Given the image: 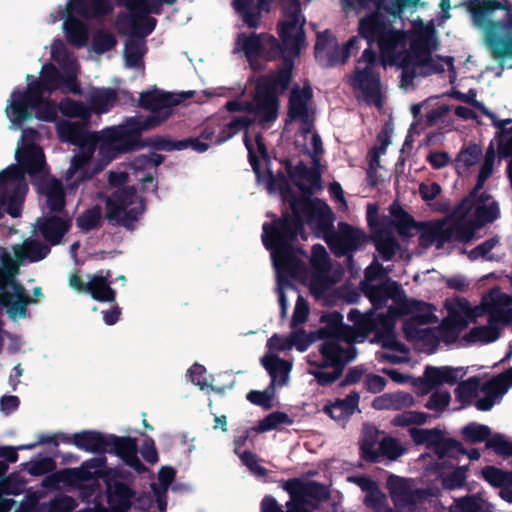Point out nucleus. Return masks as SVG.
<instances>
[{
    "mask_svg": "<svg viewBox=\"0 0 512 512\" xmlns=\"http://www.w3.org/2000/svg\"><path fill=\"white\" fill-rule=\"evenodd\" d=\"M249 433L250 431H245L242 435L237 437L235 440V452L251 472L259 476H264L266 474V470L258 464L256 456L248 451H241V447L248 439Z\"/></svg>",
    "mask_w": 512,
    "mask_h": 512,
    "instance_id": "obj_50",
    "label": "nucleus"
},
{
    "mask_svg": "<svg viewBox=\"0 0 512 512\" xmlns=\"http://www.w3.org/2000/svg\"><path fill=\"white\" fill-rule=\"evenodd\" d=\"M117 99V93L112 88L97 89L92 92L90 96L91 110L98 113H105L109 111L110 106L114 104Z\"/></svg>",
    "mask_w": 512,
    "mask_h": 512,
    "instance_id": "obj_49",
    "label": "nucleus"
},
{
    "mask_svg": "<svg viewBox=\"0 0 512 512\" xmlns=\"http://www.w3.org/2000/svg\"><path fill=\"white\" fill-rule=\"evenodd\" d=\"M70 226L69 219H63L56 215L38 220V230L50 246L58 245L69 231Z\"/></svg>",
    "mask_w": 512,
    "mask_h": 512,
    "instance_id": "obj_31",
    "label": "nucleus"
},
{
    "mask_svg": "<svg viewBox=\"0 0 512 512\" xmlns=\"http://www.w3.org/2000/svg\"><path fill=\"white\" fill-rule=\"evenodd\" d=\"M124 57L127 66L132 68L138 67L143 57L141 44L138 41L132 39L127 40L124 48Z\"/></svg>",
    "mask_w": 512,
    "mask_h": 512,
    "instance_id": "obj_63",
    "label": "nucleus"
},
{
    "mask_svg": "<svg viewBox=\"0 0 512 512\" xmlns=\"http://www.w3.org/2000/svg\"><path fill=\"white\" fill-rule=\"evenodd\" d=\"M418 5L420 0H356L359 36L377 46L384 66L401 68L404 77L453 68L452 57L434 54L439 43L432 23L415 20L411 33L405 30L403 11Z\"/></svg>",
    "mask_w": 512,
    "mask_h": 512,
    "instance_id": "obj_1",
    "label": "nucleus"
},
{
    "mask_svg": "<svg viewBox=\"0 0 512 512\" xmlns=\"http://www.w3.org/2000/svg\"><path fill=\"white\" fill-rule=\"evenodd\" d=\"M473 190L455 209L453 221H436L422 226L420 243L436 245L439 249L446 242L470 241L476 231L498 218V203L486 193Z\"/></svg>",
    "mask_w": 512,
    "mask_h": 512,
    "instance_id": "obj_4",
    "label": "nucleus"
},
{
    "mask_svg": "<svg viewBox=\"0 0 512 512\" xmlns=\"http://www.w3.org/2000/svg\"><path fill=\"white\" fill-rule=\"evenodd\" d=\"M111 277V270H101L91 276L86 294L98 302H114L116 291L111 287Z\"/></svg>",
    "mask_w": 512,
    "mask_h": 512,
    "instance_id": "obj_32",
    "label": "nucleus"
},
{
    "mask_svg": "<svg viewBox=\"0 0 512 512\" xmlns=\"http://www.w3.org/2000/svg\"><path fill=\"white\" fill-rule=\"evenodd\" d=\"M117 45V39L112 33L100 29L93 36L92 49L97 54H104Z\"/></svg>",
    "mask_w": 512,
    "mask_h": 512,
    "instance_id": "obj_55",
    "label": "nucleus"
},
{
    "mask_svg": "<svg viewBox=\"0 0 512 512\" xmlns=\"http://www.w3.org/2000/svg\"><path fill=\"white\" fill-rule=\"evenodd\" d=\"M38 191L45 195L47 207L52 212H62L65 207V191L57 178L44 179L36 184Z\"/></svg>",
    "mask_w": 512,
    "mask_h": 512,
    "instance_id": "obj_35",
    "label": "nucleus"
},
{
    "mask_svg": "<svg viewBox=\"0 0 512 512\" xmlns=\"http://www.w3.org/2000/svg\"><path fill=\"white\" fill-rule=\"evenodd\" d=\"M282 7L283 19L279 24V31L284 46L283 52L290 57L297 55L305 46V20L296 0H282Z\"/></svg>",
    "mask_w": 512,
    "mask_h": 512,
    "instance_id": "obj_15",
    "label": "nucleus"
},
{
    "mask_svg": "<svg viewBox=\"0 0 512 512\" xmlns=\"http://www.w3.org/2000/svg\"><path fill=\"white\" fill-rule=\"evenodd\" d=\"M137 441L129 436L109 435L106 453L114 454L138 474L148 471L147 467L137 456Z\"/></svg>",
    "mask_w": 512,
    "mask_h": 512,
    "instance_id": "obj_24",
    "label": "nucleus"
},
{
    "mask_svg": "<svg viewBox=\"0 0 512 512\" xmlns=\"http://www.w3.org/2000/svg\"><path fill=\"white\" fill-rule=\"evenodd\" d=\"M17 164H12L0 172V179L14 182H26L27 174L33 185L44 180L48 174L46 160L42 148L35 143H25L16 149Z\"/></svg>",
    "mask_w": 512,
    "mask_h": 512,
    "instance_id": "obj_11",
    "label": "nucleus"
},
{
    "mask_svg": "<svg viewBox=\"0 0 512 512\" xmlns=\"http://www.w3.org/2000/svg\"><path fill=\"white\" fill-rule=\"evenodd\" d=\"M195 91L174 94L154 87L152 90L143 91L139 95L138 106L150 112L147 117L156 118L153 129L163 124L173 114V108L178 104L193 98Z\"/></svg>",
    "mask_w": 512,
    "mask_h": 512,
    "instance_id": "obj_14",
    "label": "nucleus"
},
{
    "mask_svg": "<svg viewBox=\"0 0 512 512\" xmlns=\"http://www.w3.org/2000/svg\"><path fill=\"white\" fill-rule=\"evenodd\" d=\"M447 316L443 327L450 329L453 336H456L470 320L480 315L479 309L470 308L468 302L464 299L452 298L445 302Z\"/></svg>",
    "mask_w": 512,
    "mask_h": 512,
    "instance_id": "obj_25",
    "label": "nucleus"
},
{
    "mask_svg": "<svg viewBox=\"0 0 512 512\" xmlns=\"http://www.w3.org/2000/svg\"><path fill=\"white\" fill-rule=\"evenodd\" d=\"M512 322V309L508 306L495 307L489 311L488 325L478 326L465 336L470 343H489L499 337L500 327Z\"/></svg>",
    "mask_w": 512,
    "mask_h": 512,
    "instance_id": "obj_21",
    "label": "nucleus"
},
{
    "mask_svg": "<svg viewBox=\"0 0 512 512\" xmlns=\"http://www.w3.org/2000/svg\"><path fill=\"white\" fill-rule=\"evenodd\" d=\"M101 218V207L95 205L80 214L76 219V224L82 231L88 232L99 226Z\"/></svg>",
    "mask_w": 512,
    "mask_h": 512,
    "instance_id": "obj_54",
    "label": "nucleus"
},
{
    "mask_svg": "<svg viewBox=\"0 0 512 512\" xmlns=\"http://www.w3.org/2000/svg\"><path fill=\"white\" fill-rule=\"evenodd\" d=\"M387 487L399 512H412L426 492L418 489L414 481L395 475L389 476Z\"/></svg>",
    "mask_w": 512,
    "mask_h": 512,
    "instance_id": "obj_20",
    "label": "nucleus"
},
{
    "mask_svg": "<svg viewBox=\"0 0 512 512\" xmlns=\"http://www.w3.org/2000/svg\"><path fill=\"white\" fill-rule=\"evenodd\" d=\"M89 122H70L62 120L57 123V132L59 138L64 142L77 147H86L88 145H98L99 135L94 132H89L87 125Z\"/></svg>",
    "mask_w": 512,
    "mask_h": 512,
    "instance_id": "obj_26",
    "label": "nucleus"
},
{
    "mask_svg": "<svg viewBox=\"0 0 512 512\" xmlns=\"http://www.w3.org/2000/svg\"><path fill=\"white\" fill-rule=\"evenodd\" d=\"M156 118L138 116L127 118L122 124L106 128L99 135V154L112 161L119 154L142 148L141 134L153 129Z\"/></svg>",
    "mask_w": 512,
    "mask_h": 512,
    "instance_id": "obj_9",
    "label": "nucleus"
},
{
    "mask_svg": "<svg viewBox=\"0 0 512 512\" xmlns=\"http://www.w3.org/2000/svg\"><path fill=\"white\" fill-rule=\"evenodd\" d=\"M309 86L295 87L290 95L285 131L294 134L295 144L313 158L322 151V142L314 131L315 108Z\"/></svg>",
    "mask_w": 512,
    "mask_h": 512,
    "instance_id": "obj_7",
    "label": "nucleus"
},
{
    "mask_svg": "<svg viewBox=\"0 0 512 512\" xmlns=\"http://www.w3.org/2000/svg\"><path fill=\"white\" fill-rule=\"evenodd\" d=\"M36 303L35 299H13L10 292L0 293V307L6 308L8 317L12 320L16 318H26L28 314L27 307Z\"/></svg>",
    "mask_w": 512,
    "mask_h": 512,
    "instance_id": "obj_44",
    "label": "nucleus"
},
{
    "mask_svg": "<svg viewBox=\"0 0 512 512\" xmlns=\"http://www.w3.org/2000/svg\"><path fill=\"white\" fill-rule=\"evenodd\" d=\"M135 491L127 484L115 481L113 487L107 489V502L113 512H127L131 509Z\"/></svg>",
    "mask_w": 512,
    "mask_h": 512,
    "instance_id": "obj_37",
    "label": "nucleus"
},
{
    "mask_svg": "<svg viewBox=\"0 0 512 512\" xmlns=\"http://www.w3.org/2000/svg\"><path fill=\"white\" fill-rule=\"evenodd\" d=\"M428 415L419 411H405L392 420L396 426L421 425L426 423Z\"/></svg>",
    "mask_w": 512,
    "mask_h": 512,
    "instance_id": "obj_62",
    "label": "nucleus"
},
{
    "mask_svg": "<svg viewBox=\"0 0 512 512\" xmlns=\"http://www.w3.org/2000/svg\"><path fill=\"white\" fill-rule=\"evenodd\" d=\"M293 216L284 217L283 221L273 226L264 225L263 241L271 250L273 264L277 273L279 302L285 314L288 301L284 289L288 286L287 277L296 276L299 259L291 248V242L301 229L302 223H308L312 229L326 233L332 222V213L325 202L307 197L290 203Z\"/></svg>",
    "mask_w": 512,
    "mask_h": 512,
    "instance_id": "obj_3",
    "label": "nucleus"
},
{
    "mask_svg": "<svg viewBox=\"0 0 512 512\" xmlns=\"http://www.w3.org/2000/svg\"><path fill=\"white\" fill-rule=\"evenodd\" d=\"M262 364L272 378V386H284L288 383L292 363L285 361L272 353L262 358Z\"/></svg>",
    "mask_w": 512,
    "mask_h": 512,
    "instance_id": "obj_38",
    "label": "nucleus"
},
{
    "mask_svg": "<svg viewBox=\"0 0 512 512\" xmlns=\"http://www.w3.org/2000/svg\"><path fill=\"white\" fill-rule=\"evenodd\" d=\"M465 374L466 371L461 367L427 366L423 376L416 379L413 384L421 395H426L433 388L440 385H454L459 379H462Z\"/></svg>",
    "mask_w": 512,
    "mask_h": 512,
    "instance_id": "obj_22",
    "label": "nucleus"
},
{
    "mask_svg": "<svg viewBox=\"0 0 512 512\" xmlns=\"http://www.w3.org/2000/svg\"><path fill=\"white\" fill-rule=\"evenodd\" d=\"M486 447L501 456H512V442L502 434H494L486 441Z\"/></svg>",
    "mask_w": 512,
    "mask_h": 512,
    "instance_id": "obj_61",
    "label": "nucleus"
},
{
    "mask_svg": "<svg viewBox=\"0 0 512 512\" xmlns=\"http://www.w3.org/2000/svg\"><path fill=\"white\" fill-rule=\"evenodd\" d=\"M504 373L494 377L489 382L484 385H481L480 379L478 377L469 378L466 381L461 382L457 388L455 389L456 398L462 402V406L469 405L473 402V400L479 396L481 392L483 394L482 398H479L475 405L478 410L488 411L490 410L503 395L508 391V389L504 393H500L498 388L490 387V385L497 378L501 377Z\"/></svg>",
    "mask_w": 512,
    "mask_h": 512,
    "instance_id": "obj_17",
    "label": "nucleus"
},
{
    "mask_svg": "<svg viewBox=\"0 0 512 512\" xmlns=\"http://www.w3.org/2000/svg\"><path fill=\"white\" fill-rule=\"evenodd\" d=\"M98 460H86L79 468H64L56 472H50L41 481V487L47 490H57L61 483L88 482L93 476L89 475L86 468L92 462Z\"/></svg>",
    "mask_w": 512,
    "mask_h": 512,
    "instance_id": "obj_28",
    "label": "nucleus"
},
{
    "mask_svg": "<svg viewBox=\"0 0 512 512\" xmlns=\"http://www.w3.org/2000/svg\"><path fill=\"white\" fill-rule=\"evenodd\" d=\"M58 105L50 100H45L44 95L35 102L30 94L15 89L11 93L9 104L6 107L7 117L12 124L21 127L24 122L35 117L43 122H54L58 118Z\"/></svg>",
    "mask_w": 512,
    "mask_h": 512,
    "instance_id": "obj_12",
    "label": "nucleus"
},
{
    "mask_svg": "<svg viewBox=\"0 0 512 512\" xmlns=\"http://www.w3.org/2000/svg\"><path fill=\"white\" fill-rule=\"evenodd\" d=\"M14 256L19 262L35 263L45 259L51 252L50 245L37 239L26 238L21 244L12 246Z\"/></svg>",
    "mask_w": 512,
    "mask_h": 512,
    "instance_id": "obj_30",
    "label": "nucleus"
},
{
    "mask_svg": "<svg viewBox=\"0 0 512 512\" xmlns=\"http://www.w3.org/2000/svg\"><path fill=\"white\" fill-rule=\"evenodd\" d=\"M235 50L244 51L252 63L257 57L272 58L277 55L279 46L274 37L268 34L240 35L235 44Z\"/></svg>",
    "mask_w": 512,
    "mask_h": 512,
    "instance_id": "obj_23",
    "label": "nucleus"
},
{
    "mask_svg": "<svg viewBox=\"0 0 512 512\" xmlns=\"http://www.w3.org/2000/svg\"><path fill=\"white\" fill-rule=\"evenodd\" d=\"M68 7L85 19H99L113 11L110 0H70Z\"/></svg>",
    "mask_w": 512,
    "mask_h": 512,
    "instance_id": "obj_33",
    "label": "nucleus"
},
{
    "mask_svg": "<svg viewBox=\"0 0 512 512\" xmlns=\"http://www.w3.org/2000/svg\"><path fill=\"white\" fill-rule=\"evenodd\" d=\"M482 475L493 486L503 487L512 485V472H505L494 466H487L482 470Z\"/></svg>",
    "mask_w": 512,
    "mask_h": 512,
    "instance_id": "obj_56",
    "label": "nucleus"
},
{
    "mask_svg": "<svg viewBox=\"0 0 512 512\" xmlns=\"http://www.w3.org/2000/svg\"><path fill=\"white\" fill-rule=\"evenodd\" d=\"M23 470L32 476H42L56 469V462L51 457L41 458L39 460H31L22 464Z\"/></svg>",
    "mask_w": 512,
    "mask_h": 512,
    "instance_id": "obj_57",
    "label": "nucleus"
},
{
    "mask_svg": "<svg viewBox=\"0 0 512 512\" xmlns=\"http://www.w3.org/2000/svg\"><path fill=\"white\" fill-rule=\"evenodd\" d=\"M359 396L351 393L344 399L336 400L334 403L326 404L324 412L338 422L347 420L357 409Z\"/></svg>",
    "mask_w": 512,
    "mask_h": 512,
    "instance_id": "obj_42",
    "label": "nucleus"
},
{
    "mask_svg": "<svg viewBox=\"0 0 512 512\" xmlns=\"http://www.w3.org/2000/svg\"><path fill=\"white\" fill-rule=\"evenodd\" d=\"M77 506L76 500L68 495H60L53 498L48 504L46 512H71Z\"/></svg>",
    "mask_w": 512,
    "mask_h": 512,
    "instance_id": "obj_64",
    "label": "nucleus"
},
{
    "mask_svg": "<svg viewBox=\"0 0 512 512\" xmlns=\"http://www.w3.org/2000/svg\"><path fill=\"white\" fill-rule=\"evenodd\" d=\"M375 58V53L370 48L363 51L352 77V85L358 90L359 98L380 108L382 105L381 85L378 77L372 71Z\"/></svg>",
    "mask_w": 512,
    "mask_h": 512,
    "instance_id": "obj_16",
    "label": "nucleus"
},
{
    "mask_svg": "<svg viewBox=\"0 0 512 512\" xmlns=\"http://www.w3.org/2000/svg\"><path fill=\"white\" fill-rule=\"evenodd\" d=\"M348 319L354 323V327L343 326V317L336 312L322 317L326 323L320 331L321 337H326L320 349L323 356L322 366H332L335 369L333 373L323 372L318 368L309 370L322 385L337 379L341 367L356 356L353 343L363 341L373 328L370 318L361 315L357 310H351Z\"/></svg>",
    "mask_w": 512,
    "mask_h": 512,
    "instance_id": "obj_5",
    "label": "nucleus"
},
{
    "mask_svg": "<svg viewBox=\"0 0 512 512\" xmlns=\"http://www.w3.org/2000/svg\"><path fill=\"white\" fill-rule=\"evenodd\" d=\"M381 440L377 439V432L373 429L367 430L361 442V451L365 459L378 461L380 458Z\"/></svg>",
    "mask_w": 512,
    "mask_h": 512,
    "instance_id": "obj_52",
    "label": "nucleus"
},
{
    "mask_svg": "<svg viewBox=\"0 0 512 512\" xmlns=\"http://www.w3.org/2000/svg\"><path fill=\"white\" fill-rule=\"evenodd\" d=\"M482 156V149L476 144H470L464 147L457 155L455 160L456 170L459 174L466 173L471 167L475 166Z\"/></svg>",
    "mask_w": 512,
    "mask_h": 512,
    "instance_id": "obj_47",
    "label": "nucleus"
},
{
    "mask_svg": "<svg viewBox=\"0 0 512 512\" xmlns=\"http://www.w3.org/2000/svg\"><path fill=\"white\" fill-rule=\"evenodd\" d=\"M180 146H183L179 140H172L165 136H154L146 138L142 141L143 147H152L158 151H180Z\"/></svg>",
    "mask_w": 512,
    "mask_h": 512,
    "instance_id": "obj_59",
    "label": "nucleus"
},
{
    "mask_svg": "<svg viewBox=\"0 0 512 512\" xmlns=\"http://www.w3.org/2000/svg\"><path fill=\"white\" fill-rule=\"evenodd\" d=\"M360 38L352 37L344 48H338L335 38L329 32L318 34L315 44L316 58L322 65L344 63L354 50L359 49Z\"/></svg>",
    "mask_w": 512,
    "mask_h": 512,
    "instance_id": "obj_18",
    "label": "nucleus"
},
{
    "mask_svg": "<svg viewBox=\"0 0 512 512\" xmlns=\"http://www.w3.org/2000/svg\"><path fill=\"white\" fill-rule=\"evenodd\" d=\"M291 180L305 193H312L320 188V174L314 169H308L303 164H299L289 171Z\"/></svg>",
    "mask_w": 512,
    "mask_h": 512,
    "instance_id": "obj_40",
    "label": "nucleus"
},
{
    "mask_svg": "<svg viewBox=\"0 0 512 512\" xmlns=\"http://www.w3.org/2000/svg\"><path fill=\"white\" fill-rule=\"evenodd\" d=\"M449 512H494V509L480 496H468L457 499Z\"/></svg>",
    "mask_w": 512,
    "mask_h": 512,
    "instance_id": "obj_46",
    "label": "nucleus"
},
{
    "mask_svg": "<svg viewBox=\"0 0 512 512\" xmlns=\"http://www.w3.org/2000/svg\"><path fill=\"white\" fill-rule=\"evenodd\" d=\"M411 110L415 117H417L421 111H424L428 125L434 126L445 118L450 111V107L435 98H430L419 105L412 106Z\"/></svg>",
    "mask_w": 512,
    "mask_h": 512,
    "instance_id": "obj_39",
    "label": "nucleus"
},
{
    "mask_svg": "<svg viewBox=\"0 0 512 512\" xmlns=\"http://www.w3.org/2000/svg\"><path fill=\"white\" fill-rule=\"evenodd\" d=\"M109 435L97 430H83L73 434V444L86 452L102 454L106 453Z\"/></svg>",
    "mask_w": 512,
    "mask_h": 512,
    "instance_id": "obj_34",
    "label": "nucleus"
},
{
    "mask_svg": "<svg viewBox=\"0 0 512 512\" xmlns=\"http://www.w3.org/2000/svg\"><path fill=\"white\" fill-rule=\"evenodd\" d=\"M290 77V67H287L281 70L277 76L260 80L254 103L248 107L260 122L269 123L276 119L278 112L276 93L287 87Z\"/></svg>",
    "mask_w": 512,
    "mask_h": 512,
    "instance_id": "obj_13",
    "label": "nucleus"
},
{
    "mask_svg": "<svg viewBox=\"0 0 512 512\" xmlns=\"http://www.w3.org/2000/svg\"><path fill=\"white\" fill-rule=\"evenodd\" d=\"M128 174L125 172H110L109 184L115 188L105 197V218L111 225L133 230L135 223L145 212V200L137 195L134 186H127Z\"/></svg>",
    "mask_w": 512,
    "mask_h": 512,
    "instance_id": "obj_8",
    "label": "nucleus"
},
{
    "mask_svg": "<svg viewBox=\"0 0 512 512\" xmlns=\"http://www.w3.org/2000/svg\"><path fill=\"white\" fill-rule=\"evenodd\" d=\"M178 0H127L125 7L130 14L118 16L120 31L125 26L129 28L133 36L145 38L149 36L156 28L157 20L150 14L160 15L163 6H173Z\"/></svg>",
    "mask_w": 512,
    "mask_h": 512,
    "instance_id": "obj_10",
    "label": "nucleus"
},
{
    "mask_svg": "<svg viewBox=\"0 0 512 512\" xmlns=\"http://www.w3.org/2000/svg\"><path fill=\"white\" fill-rule=\"evenodd\" d=\"M311 265L313 271L305 281L310 287L312 294L320 299L324 297L325 292L336 282V278L329 275V264L327 261V252L321 245H315L312 249Z\"/></svg>",
    "mask_w": 512,
    "mask_h": 512,
    "instance_id": "obj_19",
    "label": "nucleus"
},
{
    "mask_svg": "<svg viewBox=\"0 0 512 512\" xmlns=\"http://www.w3.org/2000/svg\"><path fill=\"white\" fill-rule=\"evenodd\" d=\"M491 430L488 426L470 423L462 429L464 439L470 443H478L490 438Z\"/></svg>",
    "mask_w": 512,
    "mask_h": 512,
    "instance_id": "obj_58",
    "label": "nucleus"
},
{
    "mask_svg": "<svg viewBox=\"0 0 512 512\" xmlns=\"http://www.w3.org/2000/svg\"><path fill=\"white\" fill-rule=\"evenodd\" d=\"M245 145L248 150L250 163L256 173L259 171V159L264 158L266 155L265 145L259 135L252 138L245 137Z\"/></svg>",
    "mask_w": 512,
    "mask_h": 512,
    "instance_id": "obj_53",
    "label": "nucleus"
},
{
    "mask_svg": "<svg viewBox=\"0 0 512 512\" xmlns=\"http://www.w3.org/2000/svg\"><path fill=\"white\" fill-rule=\"evenodd\" d=\"M470 12L492 56L499 61L512 58L511 8L499 2L477 3L471 5Z\"/></svg>",
    "mask_w": 512,
    "mask_h": 512,
    "instance_id": "obj_6",
    "label": "nucleus"
},
{
    "mask_svg": "<svg viewBox=\"0 0 512 512\" xmlns=\"http://www.w3.org/2000/svg\"><path fill=\"white\" fill-rule=\"evenodd\" d=\"M252 0H235V9L243 15L244 21L250 27H256L259 23L260 12L266 6L265 0H258L257 7L252 8L250 2Z\"/></svg>",
    "mask_w": 512,
    "mask_h": 512,
    "instance_id": "obj_51",
    "label": "nucleus"
},
{
    "mask_svg": "<svg viewBox=\"0 0 512 512\" xmlns=\"http://www.w3.org/2000/svg\"><path fill=\"white\" fill-rule=\"evenodd\" d=\"M26 80L28 84L23 91L25 94H30L37 102L41 95H45L46 92L51 93L57 88L61 73L54 64L47 63L43 65L39 79H34L33 75L28 74Z\"/></svg>",
    "mask_w": 512,
    "mask_h": 512,
    "instance_id": "obj_27",
    "label": "nucleus"
},
{
    "mask_svg": "<svg viewBox=\"0 0 512 512\" xmlns=\"http://www.w3.org/2000/svg\"><path fill=\"white\" fill-rule=\"evenodd\" d=\"M90 460L98 461L92 462V464H89V466L86 468L88 474L93 476V478H91L89 481L103 479L108 489L113 487V483L117 481V479L125 478L122 471L114 468H107V459L105 456L93 457Z\"/></svg>",
    "mask_w": 512,
    "mask_h": 512,
    "instance_id": "obj_41",
    "label": "nucleus"
},
{
    "mask_svg": "<svg viewBox=\"0 0 512 512\" xmlns=\"http://www.w3.org/2000/svg\"><path fill=\"white\" fill-rule=\"evenodd\" d=\"M63 25L67 41L70 44L79 48L86 44L88 39V28L84 22L76 17L68 16Z\"/></svg>",
    "mask_w": 512,
    "mask_h": 512,
    "instance_id": "obj_45",
    "label": "nucleus"
},
{
    "mask_svg": "<svg viewBox=\"0 0 512 512\" xmlns=\"http://www.w3.org/2000/svg\"><path fill=\"white\" fill-rule=\"evenodd\" d=\"M326 241L337 255H342L360 246L364 235L360 230L341 223L337 233L326 235Z\"/></svg>",
    "mask_w": 512,
    "mask_h": 512,
    "instance_id": "obj_29",
    "label": "nucleus"
},
{
    "mask_svg": "<svg viewBox=\"0 0 512 512\" xmlns=\"http://www.w3.org/2000/svg\"><path fill=\"white\" fill-rule=\"evenodd\" d=\"M410 434L415 443L434 446L436 452L441 457L445 456L450 449L456 447L454 441L443 438L438 430L413 428L410 430Z\"/></svg>",
    "mask_w": 512,
    "mask_h": 512,
    "instance_id": "obj_36",
    "label": "nucleus"
},
{
    "mask_svg": "<svg viewBox=\"0 0 512 512\" xmlns=\"http://www.w3.org/2000/svg\"><path fill=\"white\" fill-rule=\"evenodd\" d=\"M59 111L66 117L79 118L81 121L89 122L91 108L80 101L66 97L58 104Z\"/></svg>",
    "mask_w": 512,
    "mask_h": 512,
    "instance_id": "obj_48",
    "label": "nucleus"
},
{
    "mask_svg": "<svg viewBox=\"0 0 512 512\" xmlns=\"http://www.w3.org/2000/svg\"><path fill=\"white\" fill-rule=\"evenodd\" d=\"M415 404L413 396L406 392L386 393L376 397L372 406L377 410H400Z\"/></svg>",
    "mask_w": 512,
    "mask_h": 512,
    "instance_id": "obj_43",
    "label": "nucleus"
},
{
    "mask_svg": "<svg viewBox=\"0 0 512 512\" xmlns=\"http://www.w3.org/2000/svg\"><path fill=\"white\" fill-rule=\"evenodd\" d=\"M383 267L374 262L367 269L365 278L367 282L366 294L375 307H380L388 299H392L397 307L389 306L388 315L378 316L379 320L374 322L371 313L365 314L373 324L372 330L376 331V342L382 346L383 351L377 352V358L381 361L400 363L407 360L405 346L396 338L394 333V315L411 314V318L404 324V332L410 340H426L432 335V331L423 327L434 320L435 316L429 305L416 301L404 299L400 293L399 286L395 282L386 281L381 286L370 284L377 277L386 274Z\"/></svg>",
    "mask_w": 512,
    "mask_h": 512,
    "instance_id": "obj_2",
    "label": "nucleus"
},
{
    "mask_svg": "<svg viewBox=\"0 0 512 512\" xmlns=\"http://www.w3.org/2000/svg\"><path fill=\"white\" fill-rule=\"evenodd\" d=\"M291 420L288 415L283 412H274L260 420L258 425L253 429L255 432H267L276 429L282 424H290Z\"/></svg>",
    "mask_w": 512,
    "mask_h": 512,
    "instance_id": "obj_60",
    "label": "nucleus"
}]
</instances>
